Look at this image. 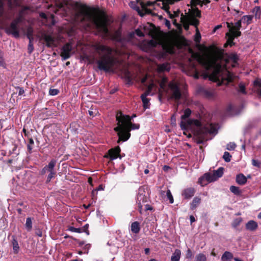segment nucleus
I'll list each match as a JSON object with an SVG mask.
<instances>
[{
    "label": "nucleus",
    "instance_id": "1",
    "mask_svg": "<svg viewBox=\"0 0 261 261\" xmlns=\"http://www.w3.org/2000/svg\"><path fill=\"white\" fill-rule=\"evenodd\" d=\"M66 8H71L77 15L80 14L87 17L89 20L93 22L97 29H99L105 35L109 33L107 28L108 18L105 14L100 13L94 8H89L86 5L79 2L72 3L69 6L63 4H60L58 5V9L55 11V13H57V11L63 10L65 11L66 14H67L69 12L66 10Z\"/></svg>",
    "mask_w": 261,
    "mask_h": 261
},
{
    "label": "nucleus",
    "instance_id": "2",
    "mask_svg": "<svg viewBox=\"0 0 261 261\" xmlns=\"http://www.w3.org/2000/svg\"><path fill=\"white\" fill-rule=\"evenodd\" d=\"M93 47L95 52L100 57L99 59L96 61L98 69L106 72L111 71L116 63V59L112 55L113 49L101 44H96Z\"/></svg>",
    "mask_w": 261,
    "mask_h": 261
},
{
    "label": "nucleus",
    "instance_id": "3",
    "mask_svg": "<svg viewBox=\"0 0 261 261\" xmlns=\"http://www.w3.org/2000/svg\"><path fill=\"white\" fill-rule=\"evenodd\" d=\"M116 120L118 121V126L114 128V130L118 133L119 139L118 143L121 141H126L130 136L131 129H137L140 127L139 124L132 123V117L128 115H124L121 112H119L116 116Z\"/></svg>",
    "mask_w": 261,
    "mask_h": 261
},
{
    "label": "nucleus",
    "instance_id": "4",
    "mask_svg": "<svg viewBox=\"0 0 261 261\" xmlns=\"http://www.w3.org/2000/svg\"><path fill=\"white\" fill-rule=\"evenodd\" d=\"M192 124H194L196 127L195 134L197 137V143L198 144H202L208 139L207 135L216 133L217 130L214 125L212 124H207L205 125H202L201 123L198 120H190L187 122L182 120L180 125L182 130L187 129Z\"/></svg>",
    "mask_w": 261,
    "mask_h": 261
},
{
    "label": "nucleus",
    "instance_id": "5",
    "mask_svg": "<svg viewBox=\"0 0 261 261\" xmlns=\"http://www.w3.org/2000/svg\"><path fill=\"white\" fill-rule=\"evenodd\" d=\"M193 56L197 62L206 70H208L212 68H216L215 72L212 74L210 79L215 81L220 80L221 66L217 64V60L215 57L211 58L209 56H202L199 54H195L193 55Z\"/></svg>",
    "mask_w": 261,
    "mask_h": 261
},
{
    "label": "nucleus",
    "instance_id": "6",
    "mask_svg": "<svg viewBox=\"0 0 261 261\" xmlns=\"http://www.w3.org/2000/svg\"><path fill=\"white\" fill-rule=\"evenodd\" d=\"M57 164V161L52 159L48 165L44 166L41 171V174H44L46 172L48 173L47 177L46 183L49 182L53 178H54L56 175L57 172L55 169V167Z\"/></svg>",
    "mask_w": 261,
    "mask_h": 261
},
{
    "label": "nucleus",
    "instance_id": "7",
    "mask_svg": "<svg viewBox=\"0 0 261 261\" xmlns=\"http://www.w3.org/2000/svg\"><path fill=\"white\" fill-rule=\"evenodd\" d=\"M168 87L170 98L176 102L178 101L180 99L181 94L177 84L175 82H171L169 84Z\"/></svg>",
    "mask_w": 261,
    "mask_h": 261
},
{
    "label": "nucleus",
    "instance_id": "8",
    "mask_svg": "<svg viewBox=\"0 0 261 261\" xmlns=\"http://www.w3.org/2000/svg\"><path fill=\"white\" fill-rule=\"evenodd\" d=\"M154 85L153 84H150L147 87L146 91L141 95V98L143 103L144 108L146 109L149 108V99L146 97L148 95H152V94L151 93L152 88L154 87Z\"/></svg>",
    "mask_w": 261,
    "mask_h": 261
},
{
    "label": "nucleus",
    "instance_id": "9",
    "mask_svg": "<svg viewBox=\"0 0 261 261\" xmlns=\"http://www.w3.org/2000/svg\"><path fill=\"white\" fill-rule=\"evenodd\" d=\"M72 48V45L69 43H66L62 47L61 56L64 60H67L70 57V53Z\"/></svg>",
    "mask_w": 261,
    "mask_h": 261
},
{
    "label": "nucleus",
    "instance_id": "10",
    "mask_svg": "<svg viewBox=\"0 0 261 261\" xmlns=\"http://www.w3.org/2000/svg\"><path fill=\"white\" fill-rule=\"evenodd\" d=\"M121 149L119 146H117L114 148H112L108 151V155H106V158L110 157L111 160H114L117 158H121L120 155Z\"/></svg>",
    "mask_w": 261,
    "mask_h": 261
},
{
    "label": "nucleus",
    "instance_id": "11",
    "mask_svg": "<svg viewBox=\"0 0 261 261\" xmlns=\"http://www.w3.org/2000/svg\"><path fill=\"white\" fill-rule=\"evenodd\" d=\"M239 60V57L236 54H231L225 59L226 64L229 63L232 67H235L238 65V61Z\"/></svg>",
    "mask_w": 261,
    "mask_h": 261
},
{
    "label": "nucleus",
    "instance_id": "12",
    "mask_svg": "<svg viewBox=\"0 0 261 261\" xmlns=\"http://www.w3.org/2000/svg\"><path fill=\"white\" fill-rule=\"evenodd\" d=\"M223 168L220 167L217 170H214L213 173H210V181H215L222 177L223 174Z\"/></svg>",
    "mask_w": 261,
    "mask_h": 261
},
{
    "label": "nucleus",
    "instance_id": "13",
    "mask_svg": "<svg viewBox=\"0 0 261 261\" xmlns=\"http://www.w3.org/2000/svg\"><path fill=\"white\" fill-rule=\"evenodd\" d=\"M195 192L196 190L194 188H187L182 190L181 195L185 199H189L194 195Z\"/></svg>",
    "mask_w": 261,
    "mask_h": 261
},
{
    "label": "nucleus",
    "instance_id": "14",
    "mask_svg": "<svg viewBox=\"0 0 261 261\" xmlns=\"http://www.w3.org/2000/svg\"><path fill=\"white\" fill-rule=\"evenodd\" d=\"M144 192L143 188H140L139 189V193L137 197V203H146L147 202L148 198L145 196L143 192Z\"/></svg>",
    "mask_w": 261,
    "mask_h": 261
},
{
    "label": "nucleus",
    "instance_id": "15",
    "mask_svg": "<svg viewBox=\"0 0 261 261\" xmlns=\"http://www.w3.org/2000/svg\"><path fill=\"white\" fill-rule=\"evenodd\" d=\"M210 173H206L199 178L198 183L201 186H204L208 183L212 182V181H210Z\"/></svg>",
    "mask_w": 261,
    "mask_h": 261
},
{
    "label": "nucleus",
    "instance_id": "16",
    "mask_svg": "<svg viewBox=\"0 0 261 261\" xmlns=\"http://www.w3.org/2000/svg\"><path fill=\"white\" fill-rule=\"evenodd\" d=\"M44 40L46 42V45L48 47H54L56 46L55 39L51 35H45Z\"/></svg>",
    "mask_w": 261,
    "mask_h": 261
},
{
    "label": "nucleus",
    "instance_id": "17",
    "mask_svg": "<svg viewBox=\"0 0 261 261\" xmlns=\"http://www.w3.org/2000/svg\"><path fill=\"white\" fill-rule=\"evenodd\" d=\"M155 3L154 2H150L148 1L146 3H144L143 2H141L140 3V5L141 6V7L144 10L145 13L147 14H150L151 12V11L149 9H148L146 8L147 7L153 6Z\"/></svg>",
    "mask_w": 261,
    "mask_h": 261
},
{
    "label": "nucleus",
    "instance_id": "18",
    "mask_svg": "<svg viewBox=\"0 0 261 261\" xmlns=\"http://www.w3.org/2000/svg\"><path fill=\"white\" fill-rule=\"evenodd\" d=\"M130 230L131 231L134 233H138L140 230V223L137 221L133 222L131 224Z\"/></svg>",
    "mask_w": 261,
    "mask_h": 261
},
{
    "label": "nucleus",
    "instance_id": "19",
    "mask_svg": "<svg viewBox=\"0 0 261 261\" xmlns=\"http://www.w3.org/2000/svg\"><path fill=\"white\" fill-rule=\"evenodd\" d=\"M257 224L256 222L253 220L248 221L246 224V228L247 229L253 231L257 228Z\"/></svg>",
    "mask_w": 261,
    "mask_h": 261
},
{
    "label": "nucleus",
    "instance_id": "20",
    "mask_svg": "<svg viewBox=\"0 0 261 261\" xmlns=\"http://www.w3.org/2000/svg\"><path fill=\"white\" fill-rule=\"evenodd\" d=\"M236 77L237 76L234 75L232 73H231L229 71H226V77L225 78H223L222 77L221 78L222 80V82H224V81H226L227 83H228L232 82Z\"/></svg>",
    "mask_w": 261,
    "mask_h": 261
},
{
    "label": "nucleus",
    "instance_id": "21",
    "mask_svg": "<svg viewBox=\"0 0 261 261\" xmlns=\"http://www.w3.org/2000/svg\"><path fill=\"white\" fill-rule=\"evenodd\" d=\"M236 182L240 185H243L247 182V178L244 174L241 173L237 175Z\"/></svg>",
    "mask_w": 261,
    "mask_h": 261
},
{
    "label": "nucleus",
    "instance_id": "22",
    "mask_svg": "<svg viewBox=\"0 0 261 261\" xmlns=\"http://www.w3.org/2000/svg\"><path fill=\"white\" fill-rule=\"evenodd\" d=\"M201 198L198 197H195L193 199L192 202L190 203V207L192 210H195L200 203Z\"/></svg>",
    "mask_w": 261,
    "mask_h": 261
},
{
    "label": "nucleus",
    "instance_id": "23",
    "mask_svg": "<svg viewBox=\"0 0 261 261\" xmlns=\"http://www.w3.org/2000/svg\"><path fill=\"white\" fill-rule=\"evenodd\" d=\"M181 256V251L176 249L172 254L171 257V261H179Z\"/></svg>",
    "mask_w": 261,
    "mask_h": 261
},
{
    "label": "nucleus",
    "instance_id": "24",
    "mask_svg": "<svg viewBox=\"0 0 261 261\" xmlns=\"http://www.w3.org/2000/svg\"><path fill=\"white\" fill-rule=\"evenodd\" d=\"M170 69V65L168 63H165L159 64L158 66V70L159 72L168 71Z\"/></svg>",
    "mask_w": 261,
    "mask_h": 261
},
{
    "label": "nucleus",
    "instance_id": "25",
    "mask_svg": "<svg viewBox=\"0 0 261 261\" xmlns=\"http://www.w3.org/2000/svg\"><path fill=\"white\" fill-rule=\"evenodd\" d=\"M227 26L229 29V32L230 34H233L236 36H240L241 35L240 31H236L234 30L233 24L232 23L227 22Z\"/></svg>",
    "mask_w": 261,
    "mask_h": 261
},
{
    "label": "nucleus",
    "instance_id": "26",
    "mask_svg": "<svg viewBox=\"0 0 261 261\" xmlns=\"http://www.w3.org/2000/svg\"><path fill=\"white\" fill-rule=\"evenodd\" d=\"M12 244L14 253H17L19 250V246L17 240L14 236H12Z\"/></svg>",
    "mask_w": 261,
    "mask_h": 261
},
{
    "label": "nucleus",
    "instance_id": "27",
    "mask_svg": "<svg viewBox=\"0 0 261 261\" xmlns=\"http://www.w3.org/2000/svg\"><path fill=\"white\" fill-rule=\"evenodd\" d=\"M253 14H254L255 18L259 19L261 15V8L259 6H255L252 11Z\"/></svg>",
    "mask_w": 261,
    "mask_h": 261
},
{
    "label": "nucleus",
    "instance_id": "28",
    "mask_svg": "<svg viewBox=\"0 0 261 261\" xmlns=\"http://www.w3.org/2000/svg\"><path fill=\"white\" fill-rule=\"evenodd\" d=\"M254 84L255 86L258 87L256 89V92L257 95L261 97V81L257 80L254 82Z\"/></svg>",
    "mask_w": 261,
    "mask_h": 261
},
{
    "label": "nucleus",
    "instance_id": "29",
    "mask_svg": "<svg viewBox=\"0 0 261 261\" xmlns=\"http://www.w3.org/2000/svg\"><path fill=\"white\" fill-rule=\"evenodd\" d=\"M233 258V254L232 253L225 251L222 256V259L223 260H228Z\"/></svg>",
    "mask_w": 261,
    "mask_h": 261
},
{
    "label": "nucleus",
    "instance_id": "30",
    "mask_svg": "<svg viewBox=\"0 0 261 261\" xmlns=\"http://www.w3.org/2000/svg\"><path fill=\"white\" fill-rule=\"evenodd\" d=\"M253 16L252 15H245L242 17L241 19L242 22L243 23H246L247 24H250L252 19Z\"/></svg>",
    "mask_w": 261,
    "mask_h": 261
},
{
    "label": "nucleus",
    "instance_id": "31",
    "mask_svg": "<svg viewBox=\"0 0 261 261\" xmlns=\"http://www.w3.org/2000/svg\"><path fill=\"white\" fill-rule=\"evenodd\" d=\"M226 35L228 37V40H227L228 43L230 46H232V45H233L234 43L233 42V40L234 38L235 37H238V36H234V35H233V34H230L229 33H227Z\"/></svg>",
    "mask_w": 261,
    "mask_h": 261
},
{
    "label": "nucleus",
    "instance_id": "32",
    "mask_svg": "<svg viewBox=\"0 0 261 261\" xmlns=\"http://www.w3.org/2000/svg\"><path fill=\"white\" fill-rule=\"evenodd\" d=\"M25 227L28 231L31 230L32 228V219L30 217H28L27 218L26 223H25Z\"/></svg>",
    "mask_w": 261,
    "mask_h": 261
},
{
    "label": "nucleus",
    "instance_id": "33",
    "mask_svg": "<svg viewBox=\"0 0 261 261\" xmlns=\"http://www.w3.org/2000/svg\"><path fill=\"white\" fill-rule=\"evenodd\" d=\"M195 261H206V257L203 253H199L196 255Z\"/></svg>",
    "mask_w": 261,
    "mask_h": 261
},
{
    "label": "nucleus",
    "instance_id": "34",
    "mask_svg": "<svg viewBox=\"0 0 261 261\" xmlns=\"http://www.w3.org/2000/svg\"><path fill=\"white\" fill-rule=\"evenodd\" d=\"M163 7L164 9L166 10V11L169 14L170 18H172L175 17H176L178 16V14L174 12V14H172L170 13V12L169 11V7L167 5H165L164 3L163 2Z\"/></svg>",
    "mask_w": 261,
    "mask_h": 261
},
{
    "label": "nucleus",
    "instance_id": "35",
    "mask_svg": "<svg viewBox=\"0 0 261 261\" xmlns=\"http://www.w3.org/2000/svg\"><path fill=\"white\" fill-rule=\"evenodd\" d=\"M191 114V111L190 109L187 108L184 111V114L181 116V119L182 120L186 119L188 118Z\"/></svg>",
    "mask_w": 261,
    "mask_h": 261
},
{
    "label": "nucleus",
    "instance_id": "36",
    "mask_svg": "<svg viewBox=\"0 0 261 261\" xmlns=\"http://www.w3.org/2000/svg\"><path fill=\"white\" fill-rule=\"evenodd\" d=\"M230 191L236 195H239L241 193L239 188L234 186L230 187Z\"/></svg>",
    "mask_w": 261,
    "mask_h": 261
},
{
    "label": "nucleus",
    "instance_id": "37",
    "mask_svg": "<svg viewBox=\"0 0 261 261\" xmlns=\"http://www.w3.org/2000/svg\"><path fill=\"white\" fill-rule=\"evenodd\" d=\"M114 39L118 42H123V38L118 31L115 32L114 35Z\"/></svg>",
    "mask_w": 261,
    "mask_h": 261
},
{
    "label": "nucleus",
    "instance_id": "38",
    "mask_svg": "<svg viewBox=\"0 0 261 261\" xmlns=\"http://www.w3.org/2000/svg\"><path fill=\"white\" fill-rule=\"evenodd\" d=\"M34 144V142L33 139L32 138H30L29 140V143L27 145V149L30 153L32 152V150L33 149V146Z\"/></svg>",
    "mask_w": 261,
    "mask_h": 261
},
{
    "label": "nucleus",
    "instance_id": "39",
    "mask_svg": "<svg viewBox=\"0 0 261 261\" xmlns=\"http://www.w3.org/2000/svg\"><path fill=\"white\" fill-rule=\"evenodd\" d=\"M33 30L32 28L29 27L27 29V36L29 40H33Z\"/></svg>",
    "mask_w": 261,
    "mask_h": 261
},
{
    "label": "nucleus",
    "instance_id": "40",
    "mask_svg": "<svg viewBox=\"0 0 261 261\" xmlns=\"http://www.w3.org/2000/svg\"><path fill=\"white\" fill-rule=\"evenodd\" d=\"M242 220L241 218H238L235 219L232 223V227H233L234 228H236L237 227H238L241 223Z\"/></svg>",
    "mask_w": 261,
    "mask_h": 261
},
{
    "label": "nucleus",
    "instance_id": "41",
    "mask_svg": "<svg viewBox=\"0 0 261 261\" xmlns=\"http://www.w3.org/2000/svg\"><path fill=\"white\" fill-rule=\"evenodd\" d=\"M167 83V79L166 77H163L162 80V81L160 84V88L164 90L166 88V83Z\"/></svg>",
    "mask_w": 261,
    "mask_h": 261
},
{
    "label": "nucleus",
    "instance_id": "42",
    "mask_svg": "<svg viewBox=\"0 0 261 261\" xmlns=\"http://www.w3.org/2000/svg\"><path fill=\"white\" fill-rule=\"evenodd\" d=\"M231 156L228 152L225 151L223 155V159L226 162H229L231 160Z\"/></svg>",
    "mask_w": 261,
    "mask_h": 261
},
{
    "label": "nucleus",
    "instance_id": "43",
    "mask_svg": "<svg viewBox=\"0 0 261 261\" xmlns=\"http://www.w3.org/2000/svg\"><path fill=\"white\" fill-rule=\"evenodd\" d=\"M190 24L197 27L199 24V20L195 17H192L190 19Z\"/></svg>",
    "mask_w": 261,
    "mask_h": 261
},
{
    "label": "nucleus",
    "instance_id": "44",
    "mask_svg": "<svg viewBox=\"0 0 261 261\" xmlns=\"http://www.w3.org/2000/svg\"><path fill=\"white\" fill-rule=\"evenodd\" d=\"M166 195L168 197V198L169 200V202L170 203H173L174 202L173 197L172 195V194L171 193V191L170 190H168L166 192Z\"/></svg>",
    "mask_w": 261,
    "mask_h": 261
},
{
    "label": "nucleus",
    "instance_id": "45",
    "mask_svg": "<svg viewBox=\"0 0 261 261\" xmlns=\"http://www.w3.org/2000/svg\"><path fill=\"white\" fill-rule=\"evenodd\" d=\"M192 15L193 16V17H201V12L197 8H196L195 9L193 10V11L192 12Z\"/></svg>",
    "mask_w": 261,
    "mask_h": 261
},
{
    "label": "nucleus",
    "instance_id": "46",
    "mask_svg": "<svg viewBox=\"0 0 261 261\" xmlns=\"http://www.w3.org/2000/svg\"><path fill=\"white\" fill-rule=\"evenodd\" d=\"M241 23H242V21L241 20H238L234 24V25H233V28H234V31H239V30L241 29Z\"/></svg>",
    "mask_w": 261,
    "mask_h": 261
},
{
    "label": "nucleus",
    "instance_id": "47",
    "mask_svg": "<svg viewBox=\"0 0 261 261\" xmlns=\"http://www.w3.org/2000/svg\"><path fill=\"white\" fill-rule=\"evenodd\" d=\"M32 41H33V40H31V39L29 40V43L28 47V53L29 54H31L34 50V47H33Z\"/></svg>",
    "mask_w": 261,
    "mask_h": 261
},
{
    "label": "nucleus",
    "instance_id": "48",
    "mask_svg": "<svg viewBox=\"0 0 261 261\" xmlns=\"http://www.w3.org/2000/svg\"><path fill=\"white\" fill-rule=\"evenodd\" d=\"M236 147V145L234 143L230 142L227 145V149L229 150H233Z\"/></svg>",
    "mask_w": 261,
    "mask_h": 261
},
{
    "label": "nucleus",
    "instance_id": "49",
    "mask_svg": "<svg viewBox=\"0 0 261 261\" xmlns=\"http://www.w3.org/2000/svg\"><path fill=\"white\" fill-rule=\"evenodd\" d=\"M238 91L240 92H241L243 94H246L245 87V85L243 83H240L239 84V89Z\"/></svg>",
    "mask_w": 261,
    "mask_h": 261
},
{
    "label": "nucleus",
    "instance_id": "50",
    "mask_svg": "<svg viewBox=\"0 0 261 261\" xmlns=\"http://www.w3.org/2000/svg\"><path fill=\"white\" fill-rule=\"evenodd\" d=\"M69 230L72 232H75L77 233H81L82 232V229L80 228H75L74 227H70L69 228Z\"/></svg>",
    "mask_w": 261,
    "mask_h": 261
},
{
    "label": "nucleus",
    "instance_id": "51",
    "mask_svg": "<svg viewBox=\"0 0 261 261\" xmlns=\"http://www.w3.org/2000/svg\"><path fill=\"white\" fill-rule=\"evenodd\" d=\"M252 164L254 166H255L257 167H259L260 166L261 163L258 160L253 159V160H252Z\"/></svg>",
    "mask_w": 261,
    "mask_h": 261
},
{
    "label": "nucleus",
    "instance_id": "52",
    "mask_svg": "<svg viewBox=\"0 0 261 261\" xmlns=\"http://www.w3.org/2000/svg\"><path fill=\"white\" fill-rule=\"evenodd\" d=\"M49 93L51 95H56L58 94L59 90L56 89H50Z\"/></svg>",
    "mask_w": 261,
    "mask_h": 261
},
{
    "label": "nucleus",
    "instance_id": "53",
    "mask_svg": "<svg viewBox=\"0 0 261 261\" xmlns=\"http://www.w3.org/2000/svg\"><path fill=\"white\" fill-rule=\"evenodd\" d=\"M89 225L88 224L84 225L82 229V232H85L87 234H89V231L88 230Z\"/></svg>",
    "mask_w": 261,
    "mask_h": 261
},
{
    "label": "nucleus",
    "instance_id": "54",
    "mask_svg": "<svg viewBox=\"0 0 261 261\" xmlns=\"http://www.w3.org/2000/svg\"><path fill=\"white\" fill-rule=\"evenodd\" d=\"M193 256L192 252L190 249H188L187 251L186 257L188 258H191Z\"/></svg>",
    "mask_w": 261,
    "mask_h": 261
},
{
    "label": "nucleus",
    "instance_id": "55",
    "mask_svg": "<svg viewBox=\"0 0 261 261\" xmlns=\"http://www.w3.org/2000/svg\"><path fill=\"white\" fill-rule=\"evenodd\" d=\"M18 90V95H22L24 94V91L23 89L20 87H17L16 88Z\"/></svg>",
    "mask_w": 261,
    "mask_h": 261
},
{
    "label": "nucleus",
    "instance_id": "56",
    "mask_svg": "<svg viewBox=\"0 0 261 261\" xmlns=\"http://www.w3.org/2000/svg\"><path fill=\"white\" fill-rule=\"evenodd\" d=\"M135 34L139 36V37H141V36H144V34L143 33L141 32V30H140L139 29H137L135 31Z\"/></svg>",
    "mask_w": 261,
    "mask_h": 261
},
{
    "label": "nucleus",
    "instance_id": "57",
    "mask_svg": "<svg viewBox=\"0 0 261 261\" xmlns=\"http://www.w3.org/2000/svg\"><path fill=\"white\" fill-rule=\"evenodd\" d=\"M0 65L2 67H5V63L4 62V60L2 57L0 56Z\"/></svg>",
    "mask_w": 261,
    "mask_h": 261
},
{
    "label": "nucleus",
    "instance_id": "58",
    "mask_svg": "<svg viewBox=\"0 0 261 261\" xmlns=\"http://www.w3.org/2000/svg\"><path fill=\"white\" fill-rule=\"evenodd\" d=\"M171 121L172 123L175 124V121H176V117L175 114H173L171 118Z\"/></svg>",
    "mask_w": 261,
    "mask_h": 261
},
{
    "label": "nucleus",
    "instance_id": "59",
    "mask_svg": "<svg viewBox=\"0 0 261 261\" xmlns=\"http://www.w3.org/2000/svg\"><path fill=\"white\" fill-rule=\"evenodd\" d=\"M191 1L195 5L200 4L201 2V0H191Z\"/></svg>",
    "mask_w": 261,
    "mask_h": 261
},
{
    "label": "nucleus",
    "instance_id": "60",
    "mask_svg": "<svg viewBox=\"0 0 261 261\" xmlns=\"http://www.w3.org/2000/svg\"><path fill=\"white\" fill-rule=\"evenodd\" d=\"M138 205V208L140 214H142V205L141 203H137Z\"/></svg>",
    "mask_w": 261,
    "mask_h": 261
},
{
    "label": "nucleus",
    "instance_id": "61",
    "mask_svg": "<svg viewBox=\"0 0 261 261\" xmlns=\"http://www.w3.org/2000/svg\"><path fill=\"white\" fill-rule=\"evenodd\" d=\"M145 211L151 210H152L151 206L150 205H149V204H145Z\"/></svg>",
    "mask_w": 261,
    "mask_h": 261
},
{
    "label": "nucleus",
    "instance_id": "62",
    "mask_svg": "<svg viewBox=\"0 0 261 261\" xmlns=\"http://www.w3.org/2000/svg\"><path fill=\"white\" fill-rule=\"evenodd\" d=\"M205 94L208 96V97H211L213 95V94L212 92H210V91H206L205 92Z\"/></svg>",
    "mask_w": 261,
    "mask_h": 261
},
{
    "label": "nucleus",
    "instance_id": "63",
    "mask_svg": "<svg viewBox=\"0 0 261 261\" xmlns=\"http://www.w3.org/2000/svg\"><path fill=\"white\" fill-rule=\"evenodd\" d=\"M190 220L191 223H192L193 222L195 221V219L194 217L192 215L190 216Z\"/></svg>",
    "mask_w": 261,
    "mask_h": 261
},
{
    "label": "nucleus",
    "instance_id": "64",
    "mask_svg": "<svg viewBox=\"0 0 261 261\" xmlns=\"http://www.w3.org/2000/svg\"><path fill=\"white\" fill-rule=\"evenodd\" d=\"M197 36H196V42H199V40H200V34L199 33H197L196 34Z\"/></svg>",
    "mask_w": 261,
    "mask_h": 261
}]
</instances>
